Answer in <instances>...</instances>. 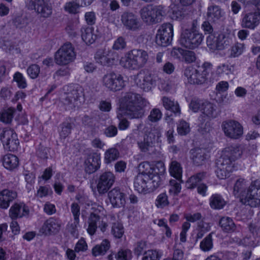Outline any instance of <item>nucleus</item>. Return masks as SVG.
I'll list each match as a JSON object with an SVG mask.
<instances>
[{"instance_id": "412c9836", "label": "nucleus", "mask_w": 260, "mask_h": 260, "mask_svg": "<svg viewBox=\"0 0 260 260\" xmlns=\"http://www.w3.org/2000/svg\"><path fill=\"white\" fill-rule=\"evenodd\" d=\"M157 165L159 166L161 168V170L159 172L157 171V170H158L157 167H153L147 161L142 162L139 165V170L140 173L138 175L148 176L150 178H152V176L154 175V174H158L159 175L160 173L164 172L165 167L164 164L161 162L158 163Z\"/></svg>"}, {"instance_id": "9b49d317", "label": "nucleus", "mask_w": 260, "mask_h": 260, "mask_svg": "<svg viewBox=\"0 0 260 260\" xmlns=\"http://www.w3.org/2000/svg\"><path fill=\"white\" fill-rule=\"evenodd\" d=\"M94 59L97 63L103 66H112L118 59V54L114 50L105 48L98 49Z\"/></svg>"}, {"instance_id": "864d4df0", "label": "nucleus", "mask_w": 260, "mask_h": 260, "mask_svg": "<svg viewBox=\"0 0 260 260\" xmlns=\"http://www.w3.org/2000/svg\"><path fill=\"white\" fill-rule=\"evenodd\" d=\"M77 2H72L66 3L64 6V10L66 12H69L70 14H76L80 8V3L76 0Z\"/></svg>"}, {"instance_id": "4468645a", "label": "nucleus", "mask_w": 260, "mask_h": 260, "mask_svg": "<svg viewBox=\"0 0 260 260\" xmlns=\"http://www.w3.org/2000/svg\"><path fill=\"white\" fill-rule=\"evenodd\" d=\"M156 77L148 72L141 71L135 77L136 84L145 91H149L156 85Z\"/></svg>"}, {"instance_id": "3c124183", "label": "nucleus", "mask_w": 260, "mask_h": 260, "mask_svg": "<svg viewBox=\"0 0 260 260\" xmlns=\"http://www.w3.org/2000/svg\"><path fill=\"white\" fill-rule=\"evenodd\" d=\"M13 80L17 83L19 88L24 89L27 87V82L25 77L20 72H16L13 76Z\"/></svg>"}, {"instance_id": "f03ea898", "label": "nucleus", "mask_w": 260, "mask_h": 260, "mask_svg": "<svg viewBox=\"0 0 260 260\" xmlns=\"http://www.w3.org/2000/svg\"><path fill=\"white\" fill-rule=\"evenodd\" d=\"M142 98L135 92H127L119 100L121 108L129 118H139L144 115Z\"/></svg>"}, {"instance_id": "bb28decb", "label": "nucleus", "mask_w": 260, "mask_h": 260, "mask_svg": "<svg viewBox=\"0 0 260 260\" xmlns=\"http://www.w3.org/2000/svg\"><path fill=\"white\" fill-rule=\"evenodd\" d=\"M201 112L205 117L211 119L217 117L219 115L220 111L216 104L209 101H204Z\"/></svg>"}, {"instance_id": "79ce46f5", "label": "nucleus", "mask_w": 260, "mask_h": 260, "mask_svg": "<svg viewBox=\"0 0 260 260\" xmlns=\"http://www.w3.org/2000/svg\"><path fill=\"white\" fill-rule=\"evenodd\" d=\"M258 17H243L242 21L243 27L253 29L259 23Z\"/></svg>"}, {"instance_id": "a878e982", "label": "nucleus", "mask_w": 260, "mask_h": 260, "mask_svg": "<svg viewBox=\"0 0 260 260\" xmlns=\"http://www.w3.org/2000/svg\"><path fill=\"white\" fill-rule=\"evenodd\" d=\"M191 158L196 166L203 165L208 158V154L206 149L196 148L190 151Z\"/></svg>"}, {"instance_id": "4be33fe9", "label": "nucleus", "mask_w": 260, "mask_h": 260, "mask_svg": "<svg viewBox=\"0 0 260 260\" xmlns=\"http://www.w3.org/2000/svg\"><path fill=\"white\" fill-rule=\"evenodd\" d=\"M103 210V208L102 206H97V208L90 214L89 217L87 231L90 236H93L95 233L98 223L100 222V216L98 215V212H101Z\"/></svg>"}, {"instance_id": "e433bc0d", "label": "nucleus", "mask_w": 260, "mask_h": 260, "mask_svg": "<svg viewBox=\"0 0 260 260\" xmlns=\"http://www.w3.org/2000/svg\"><path fill=\"white\" fill-rule=\"evenodd\" d=\"M226 202L218 194L212 195L210 198V205L213 209L219 210L223 208Z\"/></svg>"}, {"instance_id": "052dcab7", "label": "nucleus", "mask_w": 260, "mask_h": 260, "mask_svg": "<svg viewBox=\"0 0 260 260\" xmlns=\"http://www.w3.org/2000/svg\"><path fill=\"white\" fill-rule=\"evenodd\" d=\"M224 14L223 10L217 5H210L207 9L208 16H220Z\"/></svg>"}, {"instance_id": "69168bd1", "label": "nucleus", "mask_w": 260, "mask_h": 260, "mask_svg": "<svg viewBox=\"0 0 260 260\" xmlns=\"http://www.w3.org/2000/svg\"><path fill=\"white\" fill-rule=\"evenodd\" d=\"M183 60L186 63H190L196 60V54L193 51L184 50L182 56Z\"/></svg>"}, {"instance_id": "9d476101", "label": "nucleus", "mask_w": 260, "mask_h": 260, "mask_svg": "<svg viewBox=\"0 0 260 260\" xmlns=\"http://www.w3.org/2000/svg\"><path fill=\"white\" fill-rule=\"evenodd\" d=\"M102 84L112 91L120 90L125 86V82L121 75L113 72L108 73L102 78Z\"/></svg>"}, {"instance_id": "4d7b16f0", "label": "nucleus", "mask_w": 260, "mask_h": 260, "mask_svg": "<svg viewBox=\"0 0 260 260\" xmlns=\"http://www.w3.org/2000/svg\"><path fill=\"white\" fill-rule=\"evenodd\" d=\"M169 204L168 198L166 193L159 194L155 201V205L158 208H164Z\"/></svg>"}, {"instance_id": "680f3d73", "label": "nucleus", "mask_w": 260, "mask_h": 260, "mask_svg": "<svg viewBox=\"0 0 260 260\" xmlns=\"http://www.w3.org/2000/svg\"><path fill=\"white\" fill-rule=\"evenodd\" d=\"M40 72V67L37 64H32L27 69V73L31 79L37 78Z\"/></svg>"}, {"instance_id": "7c9ffc66", "label": "nucleus", "mask_w": 260, "mask_h": 260, "mask_svg": "<svg viewBox=\"0 0 260 260\" xmlns=\"http://www.w3.org/2000/svg\"><path fill=\"white\" fill-rule=\"evenodd\" d=\"M19 164L18 157L12 154H7L4 156L3 158V164L4 167L9 170H13L16 169Z\"/></svg>"}, {"instance_id": "ea45409f", "label": "nucleus", "mask_w": 260, "mask_h": 260, "mask_svg": "<svg viewBox=\"0 0 260 260\" xmlns=\"http://www.w3.org/2000/svg\"><path fill=\"white\" fill-rule=\"evenodd\" d=\"M15 111V109L12 108L3 110L0 112V121L5 123H10L13 118Z\"/></svg>"}, {"instance_id": "09e8293b", "label": "nucleus", "mask_w": 260, "mask_h": 260, "mask_svg": "<svg viewBox=\"0 0 260 260\" xmlns=\"http://www.w3.org/2000/svg\"><path fill=\"white\" fill-rule=\"evenodd\" d=\"M246 11L249 15L260 16V0H255L252 5L246 8Z\"/></svg>"}, {"instance_id": "1a4fd4ad", "label": "nucleus", "mask_w": 260, "mask_h": 260, "mask_svg": "<svg viewBox=\"0 0 260 260\" xmlns=\"http://www.w3.org/2000/svg\"><path fill=\"white\" fill-rule=\"evenodd\" d=\"M204 36L197 30L185 29L181 34L180 44L188 49H193L198 47L202 42Z\"/></svg>"}, {"instance_id": "49530a36", "label": "nucleus", "mask_w": 260, "mask_h": 260, "mask_svg": "<svg viewBox=\"0 0 260 260\" xmlns=\"http://www.w3.org/2000/svg\"><path fill=\"white\" fill-rule=\"evenodd\" d=\"M144 254L143 260H159L162 255L161 252L156 250H148Z\"/></svg>"}, {"instance_id": "72a5a7b5", "label": "nucleus", "mask_w": 260, "mask_h": 260, "mask_svg": "<svg viewBox=\"0 0 260 260\" xmlns=\"http://www.w3.org/2000/svg\"><path fill=\"white\" fill-rule=\"evenodd\" d=\"M206 173L200 172L191 176L186 181V186L188 188L193 189L197 187L201 182L205 178Z\"/></svg>"}, {"instance_id": "20e7f679", "label": "nucleus", "mask_w": 260, "mask_h": 260, "mask_svg": "<svg viewBox=\"0 0 260 260\" xmlns=\"http://www.w3.org/2000/svg\"><path fill=\"white\" fill-rule=\"evenodd\" d=\"M211 67L212 64L208 62H204L197 68L188 67L183 72L185 80L190 84H203L207 81Z\"/></svg>"}, {"instance_id": "cd10ccee", "label": "nucleus", "mask_w": 260, "mask_h": 260, "mask_svg": "<svg viewBox=\"0 0 260 260\" xmlns=\"http://www.w3.org/2000/svg\"><path fill=\"white\" fill-rule=\"evenodd\" d=\"M17 196L15 191L9 189H4L0 192V208L7 209Z\"/></svg>"}, {"instance_id": "603ef678", "label": "nucleus", "mask_w": 260, "mask_h": 260, "mask_svg": "<svg viewBox=\"0 0 260 260\" xmlns=\"http://www.w3.org/2000/svg\"><path fill=\"white\" fill-rule=\"evenodd\" d=\"M213 247L211 234H209L200 243V248L204 251L210 250Z\"/></svg>"}, {"instance_id": "dca6fc26", "label": "nucleus", "mask_w": 260, "mask_h": 260, "mask_svg": "<svg viewBox=\"0 0 260 260\" xmlns=\"http://www.w3.org/2000/svg\"><path fill=\"white\" fill-rule=\"evenodd\" d=\"M161 136V133L160 129L158 128H153L151 130L144 138L143 141L138 143V146L143 152H147L150 148L153 147L155 142L160 141V138Z\"/></svg>"}, {"instance_id": "0eeeda50", "label": "nucleus", "mask_w": 260, "mask_h": 260, "mask_svg": "<svg viewBox=\"0 0 260 260\" xmlns=\"http://www.w3.org/2000/svg\"><path fill=\"white\" fill-rule=\"evenodd\" d=\"M63 104L72 109L79 108L85 102L84 91L79 85H75L71 87L66 97L63 99Z\"/></svg>"}, {"instance_id": "f704fd0d", "label": "nucleus", "mask_w": 260, "mask_h": 260, "mask_svg": "<svg viewBox=\"0 0 260 260\" xmlns=\"http://www.w3.org/2000/svg\"><path fill=\"white\" fill-rule=\"evenodd\" d=\"M110 247V242L105 239L100 245L95 246L92 250V253L94 256L104 255Z\"/></svg>"}, {"instance_id": "393cba45", "label": "nucleus", "mask_w": 260, "mask_h": 260, "mask_svg": "<svg viewBox=\"0 0 260 260\" xmlns=\"http://www.w3.org/2000/svg\"><path fill=\"white\" fill-rule=\"evenodd\" d=\"M85 171L88 174H92L99 169L100 166V157L96 154L89 155L85 161Z\"/></svg>"}, {"instance_id": "e2e57ef3", "label": "nucleus", "mask_w": 260, "mask_h": 260, "mask_svg": "<svg viewBox=\"0 0 260 260\" xmlns=\"http://www.w3.org/2000/svg\"><path fill=\"white\" fill-rule=\"evenodd\" d=\"M79 226V219L74 218V221L69 222L67 224L68 231L73 236L78 235V227Z\"/></svg>"}, {"instance_id": "423d86ee", "label": "nucleus", "mask_w": 260, "mask_h": 260, "mask_svg": "<svg viewBox=\"0 0 260 260\" xmlns=\"http://www.w3.org/2000/svg\"><path fill=\"white\" fill-rule=\"evenodd\" d=\"M76 57L73 45L67 42L64 43L55 52L54 60L57 64L66 66L74 61Z\"/></svg>"}, {"instance_id": "c85d7f7f", "label": "nucleus", "mask_w": 260, "mask_h": 260, "mask_svg": "<svg viewBox=\"0 0 260 260\" xmlns=\"http://www.w3.org/2000/svg\"><path fill=\"white\" fill-rule=\"evenodd\" d=\"M217 169L216 170L217 176L220 179H223L229 176L232 171V165H225V162L219 159L217 162Z\"/></svg>"}, {"instance_id": "b1692460", "label": "nucleus", "mask_w": 260, "mask_h": 260, "mask_svg": "<svg viewBox=\"0 0 260 260\" xmlns=\"http://www.w3.org/2000/svg\"><path fill=\"white\" fill-rule=\"evenodd\" d=\"M29 210L27 206L23 203H15L10 209L9 216L12 219L27 216Z\"/></svg>"}, {"instance_id": "37998d69", "label": "nucleus", "mask_w": 260, "mask_h": 260, "mask_svg": "<svg viewBox=\"0 0 260 260\" xmlns=\"http://www.w3.org/2000/svg\"><path fill=\"white\" fill-rule=\"evenodd\" d=\"M181 180L176 179H171L169 183V190L170 194L174 196L178 195L180 192L181 186L180 184Z\"/></svg>"}, {"instance_id": "338daca9", "label": "nucleus", "mask_w": 260, "mask_h": 260, "mask_svg": "<svg viewBox=\"0 0 260 260\" xmlns=\"http://www.w3.org/2000/svg\"><path fill=\"white\" fill-rule=\"evenodd\" d=\"M204 103V101L202 100H193L189 104V108L194 112H197L199 110L201 112Z\"/></svg>"}, {"instance_id": "c03bdc74", "label": "nucleus", "mask_w": 260, "mask_h": 260, "mask_svg": "<svg viewBox=\"0 0 260 260\" xmlns=\"http://www.w3.org/2000/svg\"><path fill=\"white\" fill-rule=\"evenodd\" d=\"M119 156L118 151L114 148L107 150L105 153V160L107 164H109L118 158Z\"/></svg>"}, {"instance_id": "a19ab883", "label": "nucleus", "mask_w": 260, "mask_h": 260, "mask_svg": "<svg viewBox=\"0 0 260 260\" xmlns=\"http://www.w3.org/2000/svg\"><path fill=\"white\" fill-rule=\"evenodd\" d=\"M235 241L239 245L245 246L254 247L257 245V243H256V239L254 236H247L242 239L236 238Z\"/></svg>"}, {"instance_id": "f3484780", "label": "nucleus", "mask_w": 260, "mask_h": 260, "mask_svg": "<svg viewBox=\"0 0 260 260\" xmlns=\"http://www.w3.org/2000/svg\"><path fill=\"white\" fill-rule=\"evenodd\" d=\"M1 140L10 151H14L18 148L19 141L17 134L12 129H3L0 134Z\"/></svg>"}, {"instance_id": "c756f323", "label": "nucleus", "mask_w": 260, "mask_h": 260, "mask_svg": "<svg viewBox=\"0 0 260 260\" xmlns=\"http://www.w3.org/2000/svg\"><path fill=\"white\" fill-rule=\"evenodd\" d=\"M96 31L92 27H83L81 29V37L83 41L89 44L94 43L97 38Z\"/></svg>"}, {"instance_id": "5fc2aeb1", "label": "nucleus", "mask_w": 260, "mask_h": 260, "mask_svg": "<svg viewBox=\"0 0 260 260\" xmlns=\"http://www.w3.org/2000/svg\"><path fill=\"white\" fill-rule=\"evenodd\" d=\"M60 130L59 131V135L61 138L65 139L71 133L72 128V125L71 123L65 122L60 125Z\"/></svg>"}, {"instance_id": "6ab92c4d", "label": "nucleus", "mask_w": 260, "mask_h": 260, "mask_svg": "<svg viewBox=\"0 0 260 260\" xmlns=\"http://www.w3.org/2000/svg\"><path fill=\"white\" fill-rule=\"evenodd\" d=\"M61 226L60 220L51 217L44 222L42 227V231L46 235H54L59 232Z\"/></svg>"}, {"instance_id": "2eb2a0df", "label": "nucleus", "mask_w": 260, "mask_h": 260, "mask_svg": "<svg viewBox=\"0 0 260 260\" xmlns=\"http://www.w3.org/2000/svg\"><path fill=\"white\" fill-rule=\"evenodd\" d=\"M115 181L114 175L111 172H105L101 174L96 181V188L99 194L107 192Z\"/></svg>"}, {"instance_id": "de8ad7c7", "label": "nucleus", "mask_w": 260, "mask_h": 260, "mask_svg": "<svg viewBox=\"0 0 260 260\" xmlns=\"http://www.w3.org/2000/svg\"><path fill=\"white\" fill-rule=\"evenodd\" d=\"M162 115V113L159 109L153 108L150 111L147 119L151 122H157L161 119Z\"/></svg>"}, {"instance_id": "bf43d9fd", "label": "nucleus", "mask_w": 260, "mask_h": 260, "mask_svg": "<svg viewBox=\"0 0 260 260\" xmlns=\"http://www.w3.org/2000/svg\"><path fill=\"white\" fill-rule=\"evenodd\" d=\"M217 40V37H216L214 34H210L207 38V45L212 52L218 50Z\"/></svg>"}, {"instance_id": "6e6d98bb", "label": "nucleus", "mask_w": 260, "mask_h": 260, "mask_svg": "<svg viewBox=\"0 0 260 260\" xmlns=\"http://www.w3.org/2000/svg\"><path fill=\"white\" fill-rule=\"evenodd\" d=\"M112 233L115 238H120L124 233L122 224L119 222L113 223L112 227Z\"/></svg>"}, {"instance_id": "2f4dec72", "label": "nucleus", "mask_w": 260, "mask_h": 260, "mask_svg": "<svg viewBox=\"0 0 260 260\" xmlns=\"http://www.w3.org/2000/svg\"><path fill=\"white\" fill-rule=\"evenodd\" d=\"M161 102L164 107L167 110L173 112L175 114L180 113V109L178 103L177 102L172 100L167 96H163Z\"/></svg>"}, {"instance_id": "8fccbe9b", "label": "nucleus", "mask_w": 260, "mask_h": 260, "mask_svg": "<svg viewBox=\"0 0 260 260\" xmlns=\"http://www.w3.org/2000/svg\"><path fill=\"white\" fill-rule=\"evenodd\" d=\"M190 131L189 124L186 121L181 120L177 125V132L179 135L185 136L188 134Z\"/></svg>"}, {"instance_id": "6e6552de", "label": "nucleus", "mask_w": 260, "mask_h": 260, "mask_svg": "<svg viewBox=\"0 0 260 260\" xmlns=\"http://www.w3.org/2000/svg\"><path fill=\"white\" fill-rule=\"evenodd\" d=\"M241 202L251 207L260 206V180H256L251 183L245 195L241 197Z\"/></svg>"}, {"instance_id": "4c0bfd02", "label": "nucleus", "mask_w": 260, "mask_h": 260, "mask_svg": "<svg viewBox=\"0 0 260 260\" xmlns=\"http://www.w3.org/2000/svg\"><path fill=\"white\" fill-rule=\"evenodd\" d=\"M169 172L171 176L178 180H181L182 169L180 164L176 160L172 161L170 165Z\"/></svg>"}, {"instance_id": "0e129e2a", "label": "nucleus", "mask_w": 260, "mask_h": 260, "mask_svg": "<svg viewBox=\"0 0 260 260\" xmlns=\"http://www.w3.org/2000/svg\"><path fill=\"white\" fill-rule=\"evenodd\" d=\"M216 73L218 75H229L233 73V67L227 64L223 63L217 68Z\"/></svg>"}, {"instance_id": "39448f33", "label": "nucleus", "mask_w": 260, "mask_h": 260, "mask_svg": "<svg viewBox=\"0 0 260 260\" xmlns=\"http://www.w3.org/2000/svg\"><path fill=\"white\" fill-rule=\"evenodd\" d=\"M160 183V177L158 174L152 175V178L148 176L137 175L134 181V187L139 193L146 194L153 191Z\"/></svg>"}, {"instance_id": "c9c22d12", "label": "nucleus", "mask_w": 260, "mask_h": 260, "mask_svg": "<svg viewBox=\"0 0 260 260\" xmlns=\"http://www.w3.org/2000/svg\"><path fill=\"white\" fill-rule=\"evenodd\" d=\"M247 185V181L245 179L242 178L238 179L234 186L233 193L234 195L239 196L240 198L242 195H245L246 192H245V190Z\"/></svg>"}, {"instance_id": "f8f14e48", "label": "nucleus", "mask_w": 260, "mask_h": 260, "mask_svg": "<svg viewBox=\"0 0 260 260\" xmlns=\"http://www.w3.org/2000/svg\"><path fill=\"white\" fill-rule=\"evenodd\" d=\"M173 37V26L170 23H164L157 30L156 35V43L166 47L171 44Z\"/></svg>"}, {"instance_id": "a18cd8bd", "label": "nucleus", "mask_w": 260, "mask_h": 260, "mask_svg": "<svg viewBox=\"0 0 260 260\" xmlns=\"http://www.w3.org/2000/svg\"><path fill=\"white\" fill-rule=\"evenodd\" d=\"M217 40L218 50H222L229 45L231 39L229 35L222 33L218 35Z\"/></svg>"}, {"instance_id": "13d9d810", "label": "nucleus", "mask_w": 260, "mask_h": 260, "mask_svg": "<svg viewBox=\"0 0 260 260\" xmlns=\"http://www.w3.org/2000/svg\"><path fill=\"white\" fill-rule=\"evenodd\" d=\"M244 49V45L243 43H237L231 48L230 56L236 57L242 54Z\"/></svg>"}, {"instance_id": "7ed1b4c3", "label": "nucleus", "mask_w": 260, "mask_h": 260, "mask_svg": "<svg viewBox=\"0 0 260 260\" xmlns=\"http://www.w3.org/2000/svg\"><path fill=\"white\" fill-rule=\"evenodd\" d=\"M149 58L148 53L143 49H134L127 52L120 60V64L129 70H138L146 64Z\"/></svg>"}, {"instance_id": "58836bf2", "label": "nucleus", "mask_w": 260, "mask_h": 260, "mask_svg": "<svg viewBox=\"0 0 260 260\" xmlns=\"http://www.w3.org/2000/svg\"><path fill=\"white\" fill-rule=\"evenodd\" d=\"M140 18L137 17H121L123 24L128 29H135L141 25Z\"/></svg>"}, {"instance_id": "aec40b11", "label": "nucleus", "mask_w": 260, "mask_h": 260, "mask_svg": "<svg viewBox=\"0 0 260 260\" xmlns=\"http://www.w3.org/2000/svg\"><path fill=\"white\" fill-rule=\"evenodd\" d=\"M108 198L112 206L120 208L125 204V195L118 188H114L108 192Z\"/></svg>"}, {"instance_id": "473e14b6", "label": "nucleus", "mask_w": 260, "mask_h": 260, "mask_svg": "<svg viewBox=\"0 0 260 260\" xmlns=\"http://www.w3.org/2000/svg\"><path fill=\"white\" fill-rule=\"evenodd\" d=\"M219 225L224 232L230 233L234 232L236 225L233 219L229 217H222L219 221Z\"/></svg>"}, {"instance_id": "f257e3e1", "label": "nucleus", "mask_w": 260, "mask_h": 260, "mask_svg": "<svg viewBox=\"0 0 260 260\" xmlns=\"http://www.w3.org/2000/svg\"><path fill=\"white\" fill-rule=\"evenodd\" d=\"M194 0H179L180 5H172L167 9H164L161 6L147 5L144 7L140 11L142 16H163L165 15L184 16L191 15L187 7L183 6L191 4Z\"/></svg>"}, {"instance_id": "ddd939ff", "label": "nucleus", "mask_w": 260, "mask_h": 260, "mask_svg": "<svg viewBox=\"0 0 260 260\" xmlns=\"http://www.w3.org/2000/svg\"><path fill=\"white\" fill-rule=\"evenodd\" d=\"M221 127L225 135L231 139H239L243 134V126L238 121L234 120L223 121Z\"/></svg>"}, {"instance_id": "5701e85b", "label": "nucleus", "mask_w": 260, "mask_h": 260, "mask_svg": "<svg viewBox=\"0 0 260 260\" xmlns=\"http://www.w3.org/2000/svg\"><path fill=\"white\" fill-rule=\"evenodd\" d=\"M28 7L29 9L34 10L36 14H40L43 16L51 14V9L46 6L44 0H30Z\"/></svg>"}, {"instance_id": "774afa93", "label": "nucleus", "mask_w": 260, "mask_h": 260, "mask_svg": "<svg viewBox=\"0 0 260 260\" xmlns=\"http://www.w3.org/2000/svg\"><path fill=\"white\" fill-rule=\"evenodd\" d=\"M87 244L83 238L80 239L76 243L75 251L76 252H85L87 249Z\"/></svg>"}, {"instance_id": "a211bd4d", "label": "nucleus", "mask_w": 260, "mask_h": 260, "mask_svg": "<svg viewBox=\"0 0 260 260\" xmlns=\"http://www.w3.org/2000/svg\"><path fill=\"white\" fill-rule=\"evenodd\" d=\"M242 151L237 145H232L224 149L219 159L225 162V165H232V162L239 158Z\"/></svg>"}]
</instances>
